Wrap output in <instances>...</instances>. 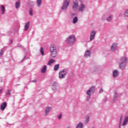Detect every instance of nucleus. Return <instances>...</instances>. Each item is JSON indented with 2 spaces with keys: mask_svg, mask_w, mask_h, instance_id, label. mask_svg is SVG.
I'll list each match as a JSON object with an SVG mask.
<instances>
[{
  "mask_svg": "<svg viewBox=\"0 0 128 128\" xmlns=\"http://www.w3.org/2000/svg\"><path fill=\"white\" fill-rule=\"evenodd\" d=\"M50 52L52 58L56 56V47L54 44H52L50 46Z\"/></svg>",
  "mask_w": 128,
  "mask_h": 128,
  "instance_id": "f257e3e1",
  "label": "nucleus"
},
{
  "mask_svg": "<svg viewBox=\"0 0 128 128\" xmlns=\"http://www.w3.org/2000/svg\"><path fill=\"white\" fill-rule=\"evenodd\" d=\"M127 58L126 57H122L120 60V68H121V70H124V68H126V60Z\"/></svg>",
  "mask_w": 128,
  "mask_h": 128,
  "instance_id": "f03ea898",
  "label": "nucleus"
},
{
  "mask_svg": "<svg viewBox=\"0 0 128 128\" xmlns=\"http://www.w3.org/2000/svg\"><path fill=\"white\" fill-rule=\"evenodd\" d=\"M76 40V37L74 36L73 35L70 36L66 40V42L68 44H74Z\"/></svg>",
  "mask_w": 128,
  "mask_h": 128,
  "instance_id": "7ed1b4c3",
  "label": "nucleus"
},
{
  "mask_svg": "<svg viewBox=\"0 0 128 128\" xmlns=\"http://www.w3.org/2000/svg\"><path fill=\"white\" fill-rule=\"evenodd\" d=\"M70 0H65L64 5L62 7V10H66L68 8Z\"/></svg>",
  "mask_w": 128,
  "mask_h": 128,
  "instance_id": "20e7f679",
  "label": "nucleus"
},
{
  "mask_svg": "<svg viewBox=\"0 0 128 128\" xmlns=\"http://www.w3.org/2000/svg\"><path fill=\"white\" fill-rule=\"evenodd\" d=\"M94 90H96V87L94 86H92L90 90H88L86 94L88 96H92L94 94Z\"/></svg>",
  "mask_w": 128,
  "mask_h": 128,
  "instance_id": "39448f33",
  "label": "nucleus"
},
{
  "mask_svg": "<svg viewBox=\"0 0 128 128\" xmlns=\"http://www.w3.org/2000/svg\"><path fill=\"white\" fill-rule=\"evenodd\" d=\"M66 74V71L63 70L59 72V78H64Z\"/></svg>",
  "mask_w": 128,
  "mask_h": 128,
  "instance_id": "423d86ee",
  "label": "nucleus"
},
{
  "mask_svg": "<svg viewBox=\"0 0 128 128\" xmlns=\"http://www.w3.org/2000/svg\"><path fill=\"white\" fill-rule=\"evenodd\" d=\"M96 32L94 30H92L90 32V40L92 42V40H94V36H96Z\"/></svg>",
  "mask_w": 128,
  "mask_h": 128,
  "instance_id": "0eeeda50",
  "label": "nucleus"
},
{
  "mask_svg": "<svg viewBox=\"0 0 128 128\" xmlns=\"http://www.w3.org/2000/svg\"><path fill=\"white\" fill-rule=\"evenodd\" d=\"M116 48H118V45L114 43L112 44V46H111V48H110L112 52H114Z\"/></svg>",
  "mask_w": 128,
  "mask_h": 128,
  "instance_id": "6e6552de",
  "label": "nucleus"
},
{
  "mask_svg": "<svg viewBox=\"0 0 128 128\" xmlns=\"http://www.w3.org/2000/svg\"><path fill=\"white\" fill-rule=\"evenodd\" d=\"M118 70H115L113 71V76L114 78H118Z\"/></svg>",
  "mask_w": 128,
  "mask_h": 128,
  "instance_id": "1a4fd4ad",
  "label": "nucleus"
},
{
  "mask_svg": "<svg viewBox=\"0 0 128 128\" xmlns=\"http://www.w3.org/2000/svg\"><path fill=\"white\" fill-rule=\"evenodd\" d=\"M6 108V102H4L0 106L1 110H5Z\"/></svg>",
  "mask_w": 128,
  "mask_h": 128,
  "instance_id": "9d476101",
  "label": "nucleus"
},
{
  "mask_svg": "<svg viewBox=\"0 0 128 128\" xmlns=\"http://www.w3.org/2000/svg\"><path fill=\"white\" fill-rule=\"evenodd\" d=\"M78 2H74L73 4L72 8L74 10H77L78 8Z\"/></svg>",
  "mask_w": 128,
  "mask_h": 128,
  "instance_id": "9b49d317",
  "label": "nucleus"
},
{
  "mask_svg": "<svg viewBox=\"0 0 128 128\" xmlns=\"http://www.w3.org/2000/svg\"><path fill=\"white\" fill-rule=\"evenodd\" d=\"M84 5L82 4H81L79 7V12H84Z\"/></svg>",
  "mask_w": 128,
  "mask_h": 128,
  "instance_id": "f8f14e48",
  "label": "nucleus"
},
{
  "mask_svg": "<svg viewBox=\"0 0 128 128\" xmlns=\"http://www.w3.org/2000/svg\"><path fill=\"white\" fill-rule=\"evenodd\" d=\"M0 6L1 8L2 14H4V12H6V6H4V5H0Z\"/></svg>",
  "mask_w": 128,
  "mask_h": 128,
  "instance_id": "ddd939ff",
  "label": "nucleus"
},
{
  "mask_svg": "<svg viewBox=\"0 0 128 128\" xmlns=\"http://www.w3.org/2000/svg\"><path fill=\"white\" fill-rule=\"evenodd\" d=\"M128 116H126L124 120V121L123 122V124H122V126H126V124H128Z\"/></svg>",
  "mask_w": 128,
  "mask_h": 128,
  "instance_id": "4468645a",
  "label": "nucleus"
},
{
  "mask_svg": "<svg viewBox=\"0 0 128 128\" xmlns=\"http://www.w3.org/2000/svg\"><path fill=\"white\" fill-rule=\"evenodd\" d=\"M85 56L86 58H88V56H90V51L87 50L85 52Z\"/></svg>",
  "mask_w": 128,
  "mask_h": 128,
  "instance_id": "2eb2a0df",
  "label": "nucleus"
},
{
  "mask_svg": "<svg viewBox=\"0 0 128 128\" xmlns=\"http://www.w3.org/2000/svg\"><path fill=\"white\" fill-rule=\"evenodd\" d=\"M56 62V60H54L53 59H50L49 61L48 62L47 64L48 66H50L52 64H54Z\"/></svg>",
  "mask_w": 128,
  "mask_h": 128,
  "instance_id": "dca6fc26",
  "label": "nucleus"
},
{
  "mask_svg": "<svg viewBox=\"0 0 128 128\" xmlns=\"http://www.w3.org/2000/svg\"><path fill=\"white\" fill-rule=\"evenodd\" d=\"M15 6H16V8H18L20 6V0H19L18 1L16 2V4H15Z\"/></svg>",
  "mask_w": 128,
  "mask_h": 128,
  "instance_id": "f3484780",
  "label": "nucleus"
},
{
  "mask_svg": "<svg viewBox=\"0 0 128 128\" xmlns=\"http://www.w3.org/2000/svg\"><path fill=\"white\" fill-rule=\"evenodd\" d=\"M51 84H52V90H56V82H52Z\"/></svg>",
  "mask_w": 128,
  "mask_h": 128,
  "instance_id": "a211bd4d",
  "label": "nucleus"
},
{
  "mask_svg": "<svg viewBox=\"0 0 128 128\" xmlns=\"http://www.w3.org/2000/svg\"><path fill=\"white\" fill-rule=\"evenodd\" d=\"M28 28H30V22L26 23L24 26V30H28Z\"/></svg>",
  "mask_w": 128,
  "mask_h": 128,
  "instance_id": "6ab92c4d",
  "label": "nucleus"
},
{
  "mask_svg": "<svg viewBox=\"0 0 128 128\" xmlns=\"http://www.w3.org/2000/svg\"><path fill=\"white\" fill-rule=\"evenodd\" d=\"M50 110V107H47L46 108L45 112H46V116H48Z\"/></svg>",
  "mask_w": 128,
  "mask_h": 128,
  "instance_id": "aec40b11",
  "label": "nucleus"
},
{
  "mask_svg": "<svg viewBox=\"0 0 128 128\" xmlns=\"http://www.w3.org/2000/svg\"><path fill=\"white\" fill-rule=\"evenodd\" d=\"M85 118L86 120H84V124H88V121L90 120V116H86Z\"/></svg>",
  "mask_w": 128,
  "mask_h": 128,
  "instance_id": "412c9836",
  "label": "nucleus"
},
{
  "mask_svg": "<svg viewBox=\"0 0 128 128\" xmlns=\"http://www.w3.org/2000/svg\"><path fill=\"white\" fill-rule=\"evenodd\" d=\"M46 72V66L44 65L42 70V72L44 73Z\"/></svg>",
  "mask_w": 128,
  "mask_h": 128,
  "instance_id": "4be33fe9",
  "label": "nucleus"
},
{
  "mask_svg": "<svg viewBox=\"0 0 128 128\" xmlns=\"http://www.w3.org/2000/svg\"><path fill=\"white\" fill-rule=\"evenodd\" d=\"M83 126H84L82 125V123L80 122V123L78 124V126H76V128H82Z\"/></svg>",
  "mask_w": 128,
  "mask_h": 128,
  "instance_id": "5701e85b",
  "label": "nucleus"
},
{
  "mask_svg": "<svg viewBox=\"0 0 128 128\" xmlns=\"http://www.w3.org/2000/svg\"><path fill=\"white\" fill-rule=\"evenodd\" d=\"M59 68H60V65L58 64L55 65L54 66V70H58Z\"/></svg>",
  "mask_w": 128,
  "mask_h": 128,
  "instance_id": "b1692460",
  "label": "nucleus"
},
{
  "mask_svg": "<svg viewBox=\"0 0 128 128\" xmlns=\"http://www.w3.org/2000/svg\"><path fill=\"white\" fill-rule=\"evenodd\" d=\"M37 4L38 8L42 6V0H37Z\"/></svg>",
  "mask_w": 128,
  "mask_h": 128,
  "instance_id": "393cba45",
  "label": "nucleus"
},
{
  "mask_svg": "<svg viewBox=\"0 0 128 128\" xmlns=\"http://www.w3.org/2000/svg\"><path fill=\"white\" fill-rule=\"evenodd\" d=\"M78 17L76 16H75L74 19H73V22L74 24H76V22H78Z\"/></svg>",
  "mask_w": 128,
  "mask_h": 128,
  "instance_id": "a878e982",
  "label": "nucleus"
},
{
  "mask_svg": "<svg viewBox=\"0 0 128 128\" xmlns=\"http://www.w3.org/2000/svg\"><path fill=\"white\" fill-rule=\"evenodd\" d=\"M122 118H124V116H122L120 118V121L119 124V128H120V126L122 124Z\"/></svg>",
  "mask_w": 128,
  "mask_h": 128,
  "instance_id": "bb28decb",
  "label": "nucleus"
},
{
  "mask_svg": "<svg viewBox=\"0 0 128 128\" xmlns=\"http://www.w3.org/2000/svg\"><path fill=\"white\" fill-rule=\"evenodd\" d=\"M42 56H44V48H41L40 50Z\"/></svg>",
  "mask_w": 128,
  "mask_h": 128,
  "instance_id": "cd10ccee",
  "label": "nucleus"
},
{
  "mask_svg": "<svg viewBox=\"0 0 128 128\" xmlns=\"http://www.w3.org/2000/svg\"><path fill=\"white\" fill-rule=\"evenodd\" d=\"M112 16H109L107 18L106 20L107 22H110V20H112Z\"/></svg>",
  "mask_w": 128,
  "mask_h": 128,
  "instance_id": "c85d7f7f",
  "label": "nucleus"
},
{
  "mask_svg": "<svg viewBox=\"0 0 128 128\" xmlns=\"http://www.w3.org/2000/svg\"><path fill=\"white\" fill-rule=\"evenodd\" d=\"M30 16H32V9L31 8L29 10Z\"/></svg>",
  "mask_w": 128,
  "mask_h": 128,
  "instance_id": "c756f323",
  "label": "nucleus"
},
{
  "mask_svg": "<svg viewBox=\"0 0 128 128\" xmlns=\"http://www.w3.org/2000/svg\"><path fill=\"white\" fill-rule=\"evenodd\" d=\"M125 16H128V10H127L124 14Z\"/></svg>",
  "mask_w": 128,
  "mask_h": 128,
  "instance_id": "7c9ffc66",
  "label": "nucleus"
},
{
  "mask_svg": "<svg viewBox=\"0 0 128 128\" xmlns=\"http://www.w3.org/2000/svg\"><path fill=\"white\" fill-rule=\"evenodd\" d=\"M58 120H60V118H62V114H60L58 116Z\"/></svg>",
  "mask_w": 128,
  "mask_h": 128,
  "instance_id": "2f4dec72",
  "label": "nucleus"
},
{
  "mask_svg": "<svg viewBox=\"0 0 128 128\" xmlns=\"http://www.w3.org/2000/svg\"><path fill=\"white\" fill-rule=\"evenodd\" d=\"M104 92V90H102V88H100V94H101V92Z\"/></svg>",
  "mask_w": 128,
  "mask_h": 128,
  "instance_id": "473e14b6",
  "label": "nucleus"
},
{
  "mask_svg": "<svg viewBox=\"0 0 128 128\" xmlns=\"http://www.w3.org/2000/svg\"><path fill=\"white\" fill-rule=\"evenodd\" d=\"M2 54H4V52L0 51V56H2Z\"/></svg>",
  "mask_w": 128,
  "mask_h": 128,
  "instance_id": "72a5a7b5",
  "label": "nucleus"
},
{
  "mask_svg": "<svg viewBox=\"0 0 128 128\" xmlns=\"http://www.w3.org/2000/svg\"><path fill=\"white\" fill-rule=\"evenodd\" d=\"M32 82H36V80H34L32 81Z\"/></svg>",
  "mask_w": 128,
  "mask_h": 128,
  "instance_id": "f704fd0d",
  "label": "nucleus"
},
{
  "mask_svg": "<svg viewBox=\"0 0 128 128\" xmlns=\"http://www.w3.org/2000/svg\"><path fill=\"white\" fill-rule=\"evenodd\" d=\"M7 94H8V96H10V90H9Z\"/></svg>",
  "mask_w": 128,
  "mask_h": 128,
  "instance_id": "c9c22d12",
  "label": "nucleus"
},
{
  "mask_svg": "<svg viewBox=\"0 0 128 128\" xmlns=\"http://www.w3.org/2000/svg\"><path fill=\"white\" fill-rule=\"evenodd\" d=\"M2 89H0V94H2Z\"/></svg>",
  "mask_w": 128,
  "mask_h": 128,
  "instance_id": "e433bc0d",
  "label": "nucleus"
},
{
  "mask_svg": "<svg viewBox=\"0 0 128 128\" xmlns=\"http://www.w3.org/2000/svg\"><path fill=\"white\" fill-rule=\"evenodd\" d=\"M87 100H90V98H88Z\"/></svg>",
  "mask_w": 128,
  "mask_h": 128,
  "instance_id": "4c0bfd02",
  "label": "nucleus"
}]
</instances>
